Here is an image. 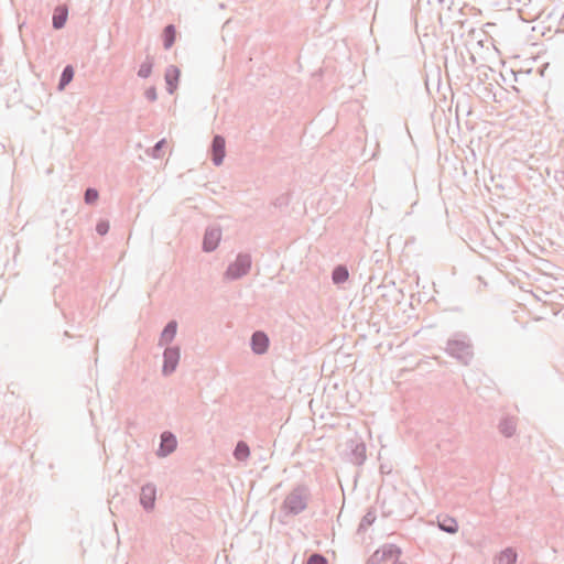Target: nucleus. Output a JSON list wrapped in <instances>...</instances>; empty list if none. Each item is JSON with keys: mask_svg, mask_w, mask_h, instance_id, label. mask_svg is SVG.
Segmentation results:
<instances>
[{"mask_svg": "<svg viewBox=\"0 0 564 564\" xmlns=\"http://www.w3.org/2000/svg\"><path fill=\"white\" fill-rule=\"evenodd\" d=\"M176 32L175 28L173 25H169L164 29L163 32V40H164V47L170 48L175 41Z\"/></svg>", "mask_w": 564, "mask_h": 564, "instance_id": "12", "label": "nucleus"}, {"mask_svg": "<svg viewBox=\"0 0 564 564\" xmlns=\"http://www.w3.org/2000/svg\"><path fill=\"white\" fill-rule=\"evenodd\" d=\"M68 15L67 8L64 6L57 7L53 14V25L55 29H61L66 23Z\"/></svg>", "mask_w": 564, "mask_h": 564, "instance_id": "10", "label": "nucleus"}, {"mask_svg": "<svg viewBox=\"0 0 564 564\" xmlns=\"http://www.w3.org/2000/svg\"><path fill=\"white\" fill-rule=\"evenodd\" d=\"M141 503L145 508H151L155 500V488L151 485H147L141 489Z\"/></svg>", "mask_w": 564, "mask_h": 564, "instance_id": "9", "label": "nucleus"}, {"mask_svg": "<svg viewBox=\"0 0 564 564\" xmlns=\"http://www.w3.org/2000/svg\"><path fill=\"white\" fill-rule=\"evenodd\" d=\"M221 232L217 228L208 229L204 237V249L206 251L214 250L220 241Z\"/></svg>", "mask_w": 564, "mask_h": 564, "instance_id": "4", "label": "nucleus"}, {"mask_svg": "<svg viewBox=\"0 0 564 564\" xmlns=\"http://www.w3.org/2000/svg\"><path fill=\"white\" fill-rule=\"evenodd\" d=\"M97 198H98V193H97V191L91 189V188H89V189H87V191H86V194H85V200H86L87 203H94V202H96V200H97Z\"/></svg>", "mask_w": 564, "mask_h": 564, "instance_id": "21", "label": "nucleus"}, {"mask_svg": "<svg viewBox=\"0 0 564 564\" xmlns=\"http://www.w3.org/2000/svg\"><path fill=\"white\" fill-rule=\"evenodd\" d=\"M401 551L397 546L389 545L376 551L369 560V564H404L400 560Z\"/></svg>", "mask_w": 564, "mask_h": 564, "instance_id": "1", "label": "nucleus"}, {"mask_svg": "<svg viewBox=\"0 0 564 564\" xmlns=\"http://www.w3.org/2000/svg\"><path fill=\"white\" fill-rule=\"evenodd\" d=\"M348 270L345 267H337L333 272L335 283H343L348 279Z\"/></svg>", "mask_w": 564, "mask_h": 564, "instance_id": "13", "label": "nucleus"}, {"mask_svg": "<svg viewBox=\"0 0 564 564\" xmlns=\"http://www.w3.org/2000/svg\"><path fill=\"white\" fill-rule=\"evenodd\" d=\"M502 432L507 435V436H510L512 435V433L514 432V423L513 422H505L503 425H502Z\"/></svg>", "mask_w": 564, "mask_h": 564, "instance_id": "22", "label": "nucleus"}, {"mask_svg": "<svg viewBox=\"0 0 564 564\" xmlns=\"http://www.w3.org/2000/svg\"><path fill=\"white\" fill-rule=\"evenodd\" d=\"M176 447V438L170 433H163L161 440L160 454L165 456L172 453Z\"/></svg>", "mask_w": 564, "mask_h": 564, "instance_id": "8", "label": "nucleus"}, {"mask_svg": "<svg viewBox=\"0 0 564 564\" xmlns=\"http://www.w3.org/2000/svg\"><path fill=\"white\" fill-rule=\"evenodd\" d=\"M249 447L246 443H238L236 449H235V456L236 458L242 460L246 459L249 456Z\"/></svg>", "mask_w": 564, "mask_h": 564, "instance_id": "17", "label": "nucleus"}, {"mask_svg": "<svg viewBox=\"0 0 564 564\" xmlns=\"http://www.w3.org/2000/svg\"><path fill=\"white\" fill-rule=\"evenodd\" d=\"M269 345V339L265 334L258 332L252 336V349L257 354H263Z\"/></svg>", "mask_w": 564, "mask_h": 564, "instance_id": "7", "label": "nucleus"}, {"mask_svg": "<svg viewBox=\"0 0 564 564\" xmlns=\"http://www.w3.org/2000/svg\"><path fill=\"white\" fill-rule=\"evenodd\" d=\"M286 505L292 511L295 512L304 509L303 501L296 496H290L286 500Z\"/></svg>", "mask_w": 564, "mask_h": 564, "instance_id": "14", "label": "nucleus"}, {"mask_svg": "<svg viewBox=\"0 0 564 564\" xmlns=\"http://www.w3.org/2000/svg\"><path fill=\"white\" fill-rule=\"evenodd\" d=\"M74 70L72 66H67L61 77L59 88L63 89L73 79Z\"/></svg>", "mask_w": 564, "mask_h": 564, "instance_id": "16", "label": "nucleus"}, {"mask_svg": "<svg viewBox=\"0 0 564 564\" xmlns=\"http://www.w3.org/2000/svg\"><path fill=\"white\" fill-rule=\"evenodd\" d=\"M178 360H180V351H178V349H176V348H167L165 350V352H164L163 371L165 373L174 371Z\"/></svg>", "mask_w": 564, "mask_h": 564, "instance_id": "3", "label": "nucleus"}, {"mask_svg": "<svg viewBox=\"0 0 564 564\" xmlns=\"http://www.w3.org/2000/svg\"><path fill=\"white\" fill-rule=\"evenodd\" d=\"M181 76V72L176 66H170L165 72V80L167 90L173 94L177 88V83Z\"/></svg>", "mask_w": 564, "mask_h": 564, "instance_id": "5", "label": "nucleus"}, {"mask_svg": "<svg viewBox=\"0 0 564 564\" xmlns=\"http://www.w3.org/2000/svg\"><path fill=\"white\" fill-rule=\"evenodd\" d=\"M517 554L511 550L502 552L498 558L499 564H513L516 562Z\"/></svg>", "mask_w": 564, "mask_h": 564, "instance_id": "15", "label": "nucleus"}, {"mask_svg": "<svg viewBox=\"0 0 564 564\" xmlns=\"http://www.w3.org/2000/svg\"><path fill=\"white\" fill-rule=\"evenodd\" d=\"M440 527L442 530L448 533H455L458 530V524L454 519L444 520L442 523H440Z\"/></svg>", "mask_w": 564, "mask_h": 564, "instance_id": "18", "label": "nucleus"}, {"mask_svg": "<svg viewBox=\"0 0 564 564\" xmlns=\"http://www.w3.org/2000/svg\"><path fill=\"white\" fill-rule=\"evenodd\" d=\"M96 229L99 235H106L109 230V224L107 221H100L97 225Z\"/></svg>", "mask_w": 564, "mask_h": 564, "instance_id": "23", "label": "nucleus"}, {"mask_svg": "<svg viewBox=\"0 0 564 564\" xmlns=\"http://www.w3.org/2000/svg\"><path fill=\"white\" fill-rule=\"evenodd\" d=\"M147 96L148 98H150L151 100H154L156 98V93H155V89L154 88H151L147 91Z\"/></svg>", "mask_w": 564, "mask_h": 564, "instance_id": "24", "label": "nucleus"}, {"mask_svg": "<svg viewBox=\"0 0 564 564\" xmlns=\"http://www.w3.org/2000/svg\"><path fill=\"white\" fill-rule=\"evenodd\" d=\"M307 564H327V560L319 554H313L307 560Z\"/></svg>", "mask_w": 564, "mask_h": 564, "instance_id": "20", "label": "nucleus"}, {"mask_svg": "<svg viewBox=\"0 0 564 564\" xmlns=\"http://www.w3.org/2000/svg\"><path fill=\"white\" fill-rule=\"evenodd\" d=\"M151 73H152V63H150V62L143 63L140 66L139 72H138L139 76L143 77V78L149 77Z\"/></svg>", "mask_w": 564, "mask_h": 564, "instance_id": "19", "label": "nucleus"}, {"mask_svg": "<svg viewBox=\"0 0 564 564\" xmlns=\"http://www.w3.org/2000/svg\"><path fill=\"white\" fill-rule=\"evenodd\" d=\"M162 143H163V141L159 142V143L156 144V148H160V147L162 145Z\"/></svg>", "mask_w": 564, "mask_h": 564, "instance_id": "25", "label": "nucleus"}, {"mask_svg": "<svg viewBox=\"0 0 564 564\" xmlns=\"http://www.w3.org/2000/svg\"><path fill=\"white\" fill-rule=\"evenodd\" d=\"M225 156V140L217 135L213 141V160L215 164L219 165Z\"/></svg>", "mask_w": 564, "mask_h": 564, "instance_id": "6", "label": "nucleus"}, {"mask_svg": "<svg viewBox=\"0 0 564 564\" xmlns=\"http://www.w3.org/2000/svg\"><path fill=\"white\" fill-rule=\"evenodd\" d=\"M251 261L248 256H239L237 260L228 268L227 275L237 279L248 272Z\"/></svg>", "mask_w": 564, "mask_h": 564, "instance_id": "2", "label": "nucleus"}, {"mask_svg": "<svg viewBox=\"0 0 564 564\" xmlns=\"http://www.w3.org/2000/svg\"><path fill=\"white\" fill-rule=\"evenodd\" d=\"M176 327L177 325L175 322L169 323L167 326L162 332L161 341L164 344L172 341L176 334Z\"/></svg>", "mask_w": 564, "mask_h": 564, "instance_id": "11", "label": "nucleus"}]
</instances>
